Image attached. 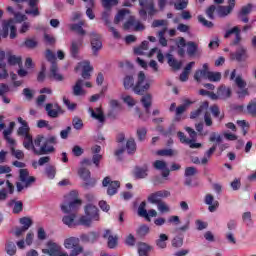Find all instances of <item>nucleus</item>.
Masks as SVG:
<instances>
[{
	"label": "nucleus",
	"mask_w": 256,
	"mask_h": 256,
	"mask_svg": "<svg viewBox=\"0 0 256 256\" xmlns=\"http://www.w3.org/2000/svg\"><path fill=\"white\" fill-rule=\"evenodd\" d=\"M167 197H171V192L169 190L156 191L148 196V203L158 205L163 202L162 199H167Z\"/></svg>",
	"instance_id": "9"
},
{
	"label": "nucleus",
	"mask_w": 256,
	"mask_h": 256,
	"mask_svg": "<svg viewBox=\"0 0 256 256\" xmlns=\"http://www.w3.org/2000/svg\"><path fill=\"white\" fill-rule=\"evenodd\" d=\"M45 111L51 119H57V117L65 113V110H63L59 104L53 105L52 103L46 104Z\"/></svg>",
	"instance_id": "13"
},
{
	"label": "nucleus",
	"mask_w": 256,
	"mask_h": 256,
	"mask_svg": "<svg viewBox=\"0 0 256 256\" xmlns=\"http://www.w3.org/2000/svg\"><path fill=\"white\" fill-rule=\"evenodd\" d=\"M145 79H146L145 73L143 71H140L138 73L137 83L133 87V91H134V93H136V95H143V93H145V91H149L151 84L149 82H146L143 85V83L145 82Z\"/></svg>",
	"instance_id": "8"
},
{
	"label": "nucleus",
	"mask_w": 256,
	"mask_h": 256,
	"mask_svg": "<svg viewBox=\"0 0 256 256\" xmlns=\"http://www.w3.org/2000/svg\"><path fill=\"white\" fill-rule=\"evenodd\" d=\"M232 59H235L238 62L246 61L247 59V48L241 46L239 47L234 54H232Z\"/></svg>",
	"instance_id": "25"
},
{
	"label": "nucleus",
	"mask_w": 256,
	"mask_h": 256,
	"mask_svg": "<svg viewBox=\"0 0 256 256\" xmlns=\"http://www.w3.org/2000/svg\"><path fill=\"white\" fill-rule=\"evenodd\" d=\"M141 103L145 109V113L143 114L139 108H136V113L142 121H147L149 119V114L151 113V105H153V96L151 94H145L141 98Z\"/></svg>",
	"instance_id": "7"
},
{
	"label": "nucleus",
	"mask_w": 256,
	"mask_h": 256,
	"mask_svg": "<svg viewBox=\"0 0 256 256\" xmlns=\"http://www.w3.org/2000/svg\"><path fill=\"white\" fill-rule=\"evenodd\" d=\"M145 207H147V203L145 201L141 202L138 207V215L139 217H144V219H149V214Z\"/></svg>",
	"instance_id": "40"
},
{
	"label": "nucleus",
	"mask_w": 256,
	"mask_h": 256,
	"mask_svg": "<svg viewBox=\"0 0 256 256\" xmlns=\"http://www.w3.org/2000/svg\"><path fill=\"white\" fill-rule=\"evenodd\" d=\"M129 10L127 9H121L117 15L114 18V23L115 25L121 23V21H123V19H125V15H129Z\"/></svg>",
	"instance_id": "39"
},
{
	"label": "nucleus",
	"mask_w": 256,
	"mask_h": 256,
	"mask_svg": "<svg viewBox=\"0 0 256 256\" xmlns=\"http://www.w3.org/2000/svg\"><path fill=\"white\" fill-rule=\"evenodd\" d=\"M214 200L215 198L211 194H207L205 197V203L206 205H209L208 211H210V213H215V211H217V207H219V202Z\"/></svg>",
	"instance_id": "24"
},
{
	"label": "nucleus",
	"mask_w": 256,
	"mask_h": 256,
	"mask_svg": "<svg viewBox=\"0 0 256 256\" xmlns=\"http://www.w3.org/2000/svg\"><path fill=\"white\" fill-rule=\"evenodd\" d=\"M23 147L24 149H27L28 151L34 152L35 155H49V153L55 152V147H49L47 149V145H42L39 149L35 148V145L33 144V136L31 134H28L23 137Z\"/></svg>",
	"instance_id": "2"
},
{
	"label": "nucleus",
	"mask_w": 256,
	"mask_h": 256,
	"mask_svg": "<svg viewBox=\"0 0 256 256\" xmlns=\"http://www.w3.org/2000/svg\"><path fill=\"white\" fill-rule=\"evenodd\" d=\"M231 35H235V39L232 41L231 45H239L241 43V29L238 26L229 29L224 34V39H229Z\"/></svg>",
	"instance_id": "18"
},
{
	"label": "nucleus",
	"mask_w": 256,
	"mask_h": 256,
	"mask_svg": "<svg viewBox=\"0 0 256 256\" xmlns=\"http://www.w3.org/2000/svg\"><path fill=\"white\" fill-rule=\"evenodd\" d=\"M29 131H30L29 124L25 126H21L18 128L17 135L19 137H27V135H31Z\"/></svg>",
	"instance_id": "51"
},
{
	"label": "nucleus",
	"mask_w": 256,
	"mask_h": 256,
	"mask_svg": "<svg viewBox=\"0 0 256 256\" xmlns=\"http://www.w3.org/2000/svg\"><path fill=\"white\" fill-rule=\"evenodd\" d=\"M45 174L48 179H55V175H57V168L53 165L46 166Z\"/></svg>",
	"instance_id": "43"
},
{
	"label": "nucleus",
	"mask_w": 256,
	"mask_h": 256,
	"mask_svg": "<svg viewBox=\"0 0 256 256\" xmlns=\"http://www.w3.org/2000/svg\"><path fill=\"white\" fill-rule=\"evenodd\" d=\"M103 187H108L107 195L113 197L116 195L118 189L121 187V183L119 181H111V177L107 176L102 181Z\"/></svg>",
	"instance_id": "10"
},
{
	"label": "nucleus",
	"mask_w": 256,
	"mask_h": 256,
	"mask_svg": "<svg viewBox=\"0 0 256 256\" xmlns=\"http://www.w3.org/2000/svg\"><path fill=\"white\" fill-rule=\"evenodd\" d=\"M123 85L125 89H131L135 85V78L133 75H126L123 80Z\"/></svg>",
	"instance_id": "41"
},
{
	"label": "nucleus",
	"mask_w": 256,
	"mask_h": 256,
	"mask_svg": "<svg viewBox=\"0 0 256 256\" xmlns=\"http://www.w3.org/2000/svg\"><path fill=\"white\" fill-rule=\"evenodd\" d=\"M140 7L139 16L143 21H147V14L148 17H154L157 14V9H155V2L153 0H140L139 1Z\"/></svg>",
	"instance_id": "4"
},
{
	"label": "nucleus",
	"mask_w": 256,
	"mask_h": 256,
	"mask_svg": "<svg viewBox=\"0 0 256 256\" xmlns=\"http://www.w3.org/2000/svg\"><path fill=\"white\" fill-rule=\"evenodd\" d=\"M207 109H209V102L205 101L199 106L197 110L191 112L190 118L197 119L199 115L204 114V123L206 127H211V125H213V120L211 119V115L207 112Z\"/></svg>",
	"instance_id": "6"
},
{
	"label": "nucleus",
	"mask_w": 256,
	"mask_h": 256,
	"mask_svg": "<svg viewBox=\"0 0 256 256\" xmlns=\"http://www.w3.org/2000/svg\"><path fill=\"white\" fill-rule=\"evenodd\" d=\"M85 215L93 219V221H99V209L95 205L88 204L85 207Z\"/></svg>",
	"instance_id": "20"
},
{
	"label": "nucleus",
	"mask_w": 256,
	"mask_h": 256,
	"mask_svg": "<svg viewBox=\"0 0 256 256\" xmlns=\"http://www.w3.org/2000/svg\"><path fill=\"white\" fill-rule=\"evenodd\" d=\"M24 45L27 49H35L39 45V42L35 38H28L25 40Z\"/></svg>",
	"instance_id": "50"
},
{
	"label": "nucleus",
	"mask_w": 256,
	"mask_h": 256,
	"mask_svg": "<svg viewBox=\"0 0 256 256\" xmlns=\"http://www.w3.org/2000/svg\"><path fill=\"white\" fill-rule=\"evenodd\" d=\"M99 240V233L97 232H88L86 234H81L80 235V241H82V243H97V241Z\"/></svg>",
	"instance_id": "22"
},
{
	"label": "nucleus",
	"mask_w": 256,
	"mask_h": 256,
	"mask_svg": "<svg viewBox=\"0 0 256 256\" xmlns=\"http://www.w3.org/2000/svg\"><path fill=\"white\" fill-rule=\"evenodd\" d=\"M136 133H137L138 141H144L145 138L147 137V128L140 127L137 129Z\"/></svg>",
	"instance_id": "54"
},
{
	"label": "nucleus",
	"mask_w": 256,
	"mask_h": 256,
	"mask_svg": "<svg viewBox=\"0 0 256 256\" xmlns=\"http://www.w3.org/2000/svg\"><path fill=\"white\" fill-rule=\"evenodd\" d=\"M152 247L149 246L145 242L138 243V255L139 256H149V253H151Z\"/></svg>",
	"instance_id": "33"
},
{
	"label": "nucleus",
	"mask_w": 256,
	"mask_h": 256,
	"mask_svg": "<svg viewBox=\"0 0 256 256\" xmlns=\"http://www.w3.org/2000/svg\"><path fill=\"white\" fill-rule=\"evenodd\" d=\"M167 241H169V236L167 234H160L156 240V246L158 249H167Z\"/></svg>",
	"instance_id": "36"
},
{
	"label": "nucleus",
	"mask_w": 256,
	"mask_h": 256,
	"mask_svg": "<svg viewBox=\"0 0 256 256\" xmlns=\"http://www.w3.org/2000/svg\"><path fill=\"white\" fill-rule=\"evenodd\" d=\"M88 112L90 113L92 119H96L98 123H105V114L103 113L101 107L96 108L95 110L93 108H89Z\"/></svg>",
	"instance_id": "23"
},
{
	"label": "nucleus",
	"mask_w": 256,
	"mask_h": 256,
	"mask_svg": "<svg viewBox=\"0 0 256 256\" xmlns=\"http://www.w3.org/2000/svg\"><path fill=\"white\" fill-rule=\"evenodd\" d=\"M46 249H43V253L49 256H61L63 252V247L61 245L57 244L56 242L53 241H48L46 244Z\"/></svg>",
	"instance_id": "12"
},
{
	"label": "nucleus",
	"mask_w": 256,
	"mask_h": 256,
	"mask_svg": "<svg viewBox=\"0 0 256 256\" xmlns=\"http://www.w3.org/2000/svg\"><path fill=\"white\" fill-rule=\"evenodd\" d=\"M149 49V41H143L141 45L134 49L135 55H145V51Z\"/></svg>",
	"instance_id": "38"
},
{
	"label": "nucleus",
	"mask_w": 256,
	"mask_h": 256,
	"mask_svg": "<svg viewBox=\"0 0 256 256\" xmlns=\"http://www.w3.org/2000/svg\"><path fill=\"white\" fill-rule=\"evenodd\" d=\"M81 45H83V38L72 41L70 53L74 59H77V56L79 55V47H81Z\"/></svg>",
	"instance_id": "26"
},
{
	"label": "nucleus",
	"mask_w": 256,
	"mask_h": 256,
	"mask_svg": "<svg viewBox=\"0 0 256 256\" xmlns=\"http://www.w3.org/2000/svg\"><path fill=\"white\" fill-rule=\"evenodd\" d=\"M78 175L81 177L82 181H84V187L87 189L89 187H95V179L91 178V171L87 168H80L78 170Z\"/></svg>",
	"instance_id": "11"
},
{
	"label": "nucleus",
	"mask_w": 256,
	"mask_h": 256,
	"mask_svg": "<svg viewBox=\"0 0 256 256\" xmlns=\"http://www.w3.org/2000/svg\"><path fill=\"white\" fill-rule=\"evenodd\" d=\"M153 167L154 169H156L157 171H163L165 170L167 167V162L163 161V160H156L153 162Z\"/></svg>",
	"instance_id": "47"
},
{
	"label": "nucleus",
	"mask_w": 256,
	"mask_h": 256,
	"mask_svg": "<svg viewBox=\"0 0 256 256\" xmlns=\"http://www.w3.org/2000/svg\"><path fill=\"white\" fill-rule=\"evenodd\" d=\"M82 248H76L75 250H71L70 254L66 251H63L60 256H78L81 255Z\"/></svg>",
	"instance_id": "64"
},
{
	"label": "nucleus",
	"mask_w": 256,
	"mask_h": 256,
	"mask_svg": "<svg viewBox=\"0 0 256 256\" xmlns=\"http://www.w3.org/2000/svg\"><path fill=\"white\" fill-rule=\"evenodd\" d=\"M156 205H157V209H158V211H160V213H169V211H171V208H169V205H167L165 203V201H162Z\"/></svg>",
	"instance_id": "60"
},
{
	"label": "nucleus",
	"mask_w": 256,
	"mask_h": 256,
	"mask_svg": "<svg viewBox=\"0 0 256 256\" xmlns=\"http://www.w3.org/2000/svg\"><path fill=\"white\" fill-rule=\"evenodd\" d=\"M19 180L21 182L16 183L18 193H21L25 189V187H31L33 183H35V177L29 176V170L27 169H20L19 170ZM24 183V186L23 184Z\"/></svg>",
	"instance_id": "5"
},
{
	"label": "nucleus",
	"mask_w": 256,
	"mask_h": 256,
	"mask_svg": "<svg viewBox=\"0 0 256 256\" xmlns=\"http://www.w3.org/2000/svg\"><path fill=\"white\" fill-rule=\"evenodd\" d=\"M126 149H127V153L129 155H133V153H135V151H137V144L135 143V139L130 138L127 143H126Z\"/></svg>",
	"instance_id": "37"
},
{
	"label": "nucleus",
	"mask_w": 256,
	"mask_h": 256,
	"mask_svg": "<svg viewBox=\"0 0 256 256\" xmlns=\"http://www.w3.org/2000/svg\"><path fill=\"white\" fill-rule=\"evenodd\" d=\"M91 221H93V219H91V217L82 216L79 219V224L83 225L84 227H91Z\"/></svg>",
	"instance_id": "61"
},
{
	"label": "nucleus",
	"mask_w": 256,
	"mask_h": 256,
	"mask_svg": "<svg viewBox=\"0 0 256 256\" xmlns=\"http://www.w3.org/2000/svg\"><path fill=\"white\" fill-rule=\"evenodd\" d=\"M217 91L219 99H221L222 101H225L226 99H229V97H231L232 91L229 87L225 85H221Z\"/></svg>",
	"instance_id": "27"
},
{
	"label": "nucleus",
	"mask_w": 256,
	"mask_h": 256,
	"mask_svg": "<svg viewBox=\"0 0 256 256\" xmlns=\"http://www.w3.org/2000/svg\"><path fill=\"white\" fill-rule=\"evenodd\" d=\"M28 5L32 9L26 10L27 15H33L34 17L39 16V8H37L39 0H29Z\"/></svg>",
	"instance_id": "28"
},
{
	"label": "nucleus",
	"mask_w": 256,
	"mask_h": 256,
	"mask_svg": "<svg viewBox=\"0 0 256 256\" xmlns=\"http://www.w3.org/2000/svg\"><path fill=\"white\" fill-rule=\"evenodd\" d=\"M166 57L168 59V65L172 67V69H175L176 71L181 69L183 62L175 59L171 54H167Z\"/></svg>",
	"instance_id": "34"
},
{
	"label": "nucleus",
	"mask_w": 256,
	"mask_h": 256,
	"mask_svg": "<svg viewBox=\"0 0 256 256\" xmlns=\"http://www.w3.org/2000/svg\"><path fill=\"white\" fill-rule=\"evenodd\" d=\"M136 233L138 237H145L149 233V226L147 225L140 226Z\"/></svg>",
	"instance_id": "59"
},
{
	"label": "nucleus",
	"mask_w": 256,
	"mask_h": 256,
	"mask_svg": "<svg viewBox=\"0 0 256 256\" xmlns=\"http://www.w3.org/2000/svg\"><path fill=\"white\" fill-rule=\"evenodd\" d=\"M187 5H189V1L187 0H178L174 7L177 11H183V9H187Z\"/></svg>",
	"instance_id": "53"
},
{
	"label": "nucleus",
	"mask_w": 256,
	"mask_h": 256,
	"mask_svg": "<svg viewBox=\"0 0 256 256\" xmlns=\"http://www.w3.org/2000/svg\"><path fill=\"white\" fill-rule=\"evenodd\" d=\"M9 73L7 72V63L0 62V79H7Z\"/></svg>",
	"instance_id": "52"
},
{
	"label": "nucleus",
	"mask_w": 256,
	"mask_h": 256,
	"mask_svg": "<svg viewBox=\"0 0 256 256\" xmlns=\"http://www.w3.org/2000/svg\"><path fill=\"white\" fill-rule=\"evenodd\" d=\"M70 31H75L78 35H85V30L83 27H85V21H80L79 23L69 24L68 25Z\"/></svg>",
	"instance_id": "29"
},
{
	"label": "nucleus",
	"mask_w": 256,
	"mask_h": 256,
	"mask_svg": "<svg viewBox=\"0 0 256 256\" xmlns=\"http://www.w3.org/2000/svg\"><path fill=\"white\" fill-rule=\"evenodd\" d=\"M72 125H73L74 129L79 131V130L83 129V120H81V118H79V117H74L72 120Z\"/></svg>",
	"instance_id": "58"
},
{
	"label": "nucleus",
	"mask_w": 256,
	"mask_h": 256,
	"mask_svg": "<svg viewBox=\"0 0 256 256\" xmlns=\"http://www.w3.org/2000/svg\"><path fill=\"white\" fill-rule=\"evenodd\" d=\"M79 207H81V200L79 199L70 202L68 206L65 204L61 205V211L64 213H70V215H66L62 218L64 225H67V227L73 226L75 217H77L75 213H77V209H79Z\"/></svg>",
	"instance_id": "1"
},
{
	"label": "nucleus",
	"mask_w": 256,
	"mask_h": 256,
	"mask_svg": "<svg viewBox=\"0 0 256 256\" xmlns=\"http://www.w3.org/2000/svg\"><path fill=\"white\" fill-rule=\"evenodd\" d=\"M228 4V6H218L216 9L218 17L223 19L233 13V9H235V0H228Z\"/></svg>",
	"instance_id": "14"
},
{
	"label": "nucleus",
	"mask_w": 256,
	"mask_h": 256,
	"mask_svg": "<svg viewBox=\"0 0 256 256\" xmlns=\"http://www.w3.org/2000/svg\"><path fill=\"white\" fill-rule=\"evenodd\" d=\"M187 54L189 57H193V55H197V53H201V49H199V45L193 41L187 42Z\"/></svg>",
	"instance_id": "31"
},
{
	"label": "nucleus",
	"mask_w": 256,
	"mask_h": 256,
	"mask_svg": "<svg viewBox=\"0 0 256 256\" xmlns=\"http://www.w3.org/2000/svg\"><path fill=\"white\" fill-rule=\"evenodd\" d=\"M8 63L10 65H21V59L15 55H10L8 57Z\"/></svg>",
	"instance_id": "63"
},
{
	"label": "nucleus",
	"mask_w": 256,
	"mask_h": 256,
	"mask_svg": "<svg viewBox=\"0 0 256 256\" xmlns=\"http://www.w3.org/2000/svg\"><path fill=\"white\" fill-rule=\"evenodd\" d=\"M80 239L77 238V237H69V238H66L64 240V247L65 249H68V250H72V251H75V249H82L81 250V253H83L84 251V248L83 246H81L79 243H80Z\"/></svg>",
	"instance_id": "15"
},
{
	"label": "nucleus",
	"mask_w": 256,
	"mask_h": 256,
	"mask_svg": "<svg viewBox=\"0 0 256 256\" xmlns=\"http://www.w3.org/2000/svg\"><path fill=\"white\" fill-rule=\"evenodd\" d=\"M6 253L10 256L15 255L17 253V246L13 242L6 243Z\"/></svg>",
	"instance_id": "48"
},
{
	"label": "nucleus",
	"mask_w": 256,
	"mask_h": 256,
	"mask_svg": "<svg viewBox=\"0 0 256 256\" xmlns=\"http://www.w3.org/2000/svg\"><path fill=\"white\" fill-rule=\"evenodd\" d=\"M199 171L197 168L191 166V167H186L185 172H184V177H194V175H197Z\"/></svg>",
	"instance_id": "56"
},
{
	"label": "nucleus",
	"mask_w": 256,
	"mask_h": 256,
	"mask_svg": "<svg viewBox=\"0 0 256 256\" xmlns=\"http://www.w3.org/2000/svg\"><path fill=\"white\" fill-rule=\"evenodd\" d=\"M20 225H23L24 229L29 230V227L33 225V220L29 217L20 218Z\"/></svg>",
	"instance_id": "55"
},
{
	"label": "nucleus",
	"mask_w": 256,
	"mask_h": 256,
	"mask_svg": "<svg viewBox=\"0 0 256 256\" xmlns=\"http://www.w3.org/2000/svg\"><path fill=\"white\" fill-rule=\"evenodd\" d=\"M208 76H209V71L197 70L194 74V79L198 83H201V79H207Z\"/></svg>",
	"instance_id": "42"
},
{
	"label": "nucleus",
	"mask_w": 256,
	"mask_h": 256,
	"mask_svg": "<svg viewBox=\"0 0 256 256\" xmlns=\"http://www.w3.org/2000/svg\"><path fill=\"white\" fill-rule=\"evenodd\" d=\"M91 37V47L94 55H97V52L101 51L103 48V42H101V36L95 32L90 33Z\"/></svg>",
	"instance_id": "17"
},
{
	"label": "nucleus",
	"mask_w": 256,
	"mask_h": 256,
	"mask_svg": "<svg viewBox=\"0 0 256 256\" xmlns=\"http://www.w3.org/2000/svg\"><path fill=\"white\" fill-rule=\"evenodd\" d=\"M119 4V0H102V7L110 11L112 7Z\"/></svg>",
	"instance_id": "46"
},
{
	"label": "nucleus",
	"mask_w": 256,
	"mask_h": 256,
	"mask_svg": "<svg viewBox=\"0 0 256 256\" xmlns=\"http://www.w3.org/2000/svg\"><path fill=\"white\" fill-rule=\"evenodd\" d=\"M58 72L59 68L57 67V63H53L50 68V77L54 79V81H63V75Z\"/></svg>",
	"instance_id": "35"
},
{
	"label": "nucleus",
	"mask_w": 256,
	"mask_h": 256,
	"mask_svg": "<svg viewBox=\"0 0 256 256\" xmlns=\"http://www.w3.org/2000/svg\"><path fill=\"white\" fill-rule=\"evenodd\" d=\"M103 239H107V245L109 249H115V247L119 245V237L117 235H113L109 229L104 231Z\"/></svg>",
	"instance_id": "16"
},
{
	"label": "nucleus",
	"mask_w": 256,
	"mask_h": 256,
	"mask_svg": "<svg viewBox=\"0 0 256 256\" xmlns=\"http://www.w3.org/2000/svg\"><path fill=\"white\" fill-rule=\"evenodd\" d=\"M237 75V70H233L230 75V81H234L236 87H238L237 90V96L239 99H245L247 96H249V89H247V82L243 79V76Z\"/></svg>",
	"instance_id": "3"
},
{
	"label": "nucleus",
	"mask_w": 256,
	"mask_h": 256,
	"mask_svg": "<svg viewBox=\"0 0 256 256\" xmlns=\"http://www.w3.org/2000/svg\"><path fill=\"white\" fill-rule=\"evenodd\" d=\"M207 79L209 81H213V82L217 83V82L221 81V73L209 71Z\"/></svg>",
	"instance_id": "49"
},
{
	"label": "nucleus",
	"mask_w": 256,
	"mask_h": 256,
	"mask_svg": "<svg viewBox=\"0 0 256 256\" xmlns=\"http://www.w3.org/2000/svg\"><path fill=\"white\" fill-rule=\"evenodd\" d=\"M247 111L250 115H252V117H255V115H256V102L254 100L249 102V104L247 105Z\"/></svg>",
	"instance_id": "62"
},
{
	"label": "nucleus",
	"mask_w": 256,
	"mask_h": 256,
	"mask_svg": "<svg viewBox=\"0 0 256 256\" xmlns=\"http://www.w3.org/2000/svg\"><path fill=\"white\" fill-rule=\"evenodd\" d=\"M73 95L75 97H81V95H85V90H83V80L79 79L76 81V84L72 88Z\"/></svg>",
	"instance_id": "32"
},
{
	"label": "nucleus",
	"mask_w": 256,
	"mask_h": 256,
	"mask_svg": "<svg viewBox=\"0 0 256 256\" xmlns=\"http://www.w3.org/2000/svg\"><path fill=\"white\" fill-rule=\"evenodd\" d=\"M131 27H134V31H143L145 29V26L139 20H136L134 16H131L124 24V29L126 31L131 29Z\"/></svg>",
	"instance_id": "19"
},
{
	"label": "nucleus",
	"mask_w": 256,
	"mask_h": 256,
	"mask_svg": "<svg viewBox=\"0 0 256 256\" xmlns=\"http://www.w3.org/2000/svg\"><path fill=\"white\" fill-rule=\"evenodd\" d=\"M13 203H14L13 213H15V214L21 213V211H23V202L12 200L9 203V205H13Z\"/></svg>",
	"instance_id": "45"
},
{
	"label": "nucleus",
	"mask_w": 256,
	"mask_h": 256,
	"mask_svg": "<svg viewBox=\"0 0 256 256\" xmlns=\"http://www.w3.org/2000/svg\"><path fill=\"white\" fill-rule=\"evenodd\" d=\"M172 247L179 249L183 247V237L176 236L172 239Z\"/></svg>",
	"instance_id": "57"
},
{
	"label": "nucleus",
	"mask_w": 256,
	"mask_h": 256,
	"mask_svg": "<svg viewBox=\"0 0 256 256\" xmlns=\"http://www.w3.org/2000/svg\"><path fill=\"white\" fill-rule=\"evenodd\" d=\"M149 173V166L147 164H144L141 166H136L134 169V177L135 179H146L148 177Z\"/></svg>",
	"instance_id": "21"
},
{
	"label": "nucleus",
	"mask_w": 256,
	"mask_h": 256,
	"mask_svg": "<svg viewBox=\"0 0 256 256\" xmlns=\"http://www.w3.org/2000/svg\"><path fill=\"white\" fill-rule=\"evenodd\" d=\"M165 33H167V28H164L158 32L159 43L162 45V47H167V38H165Z\"/></svg>",
	"instance_id": "44"
},
{
	"label": "nucleus",
	"mask_w": 256,
	"mask_h": 256,
	"mask_svg": "<svg viewBox=\"0 0 256 256\" xmlns=\"http://www.w3.org/2000/svg\"><path fill=\"white\" fill-rule=\"evenodd\" d=\"M82 66V77L83 79H91V71H93V67H91L89 61H84L80 63Z\"/></svg>",
	"instance_id": "30"
}]
</instances>
